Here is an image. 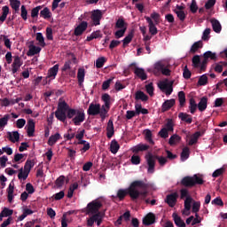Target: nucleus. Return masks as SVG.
I'll use <instances>...</instances> for the list:
<instances>
[{
  "label": "nucleus",
  "mask_w": 227,
  "mask_h": 227,
  "mask_svg": "<svg viewBox=\"0 0 227 227\" xmlns=\"http://www.w3.org/2000/svg\"><path fill=\"white\" fill-rule=\"evenodd\" d=\"M102 207L103 204L100 200H94L87 204L85 212L87 215H90V217L87 219V226L92 227L95 223H97V226L102 224V221H104V214L100 212Z\"/></svg>",
  "instance_id": "3"
},
{
  "label": "nucleus",
  "mask_w": 227,
  "mask_h": 227,
  "mask_svg": "<svg viewBox=\"0 0 227 227\" xmlns=\"http://www.w3.org/2000/svg\"><path fill=\"white\" fill-rule=\"evenodd\" d=\"M173 81L168 82V80H166L160 82L158 88H160L161 91H165V95H167V97H169V95L173 93Z\"/></svg>",
  "instance_id": "9"
},
{
  "label": "nucleus",
  "mask_w": 227,
  "mask_h": 227,
  "mask_svg": "<svg viewBox=\"0 0 227 227\" xmlns=\"http://www.w3.org/2000/svg\"><path fill=\"white\" fill-rule=\"evenodd\" d=\"M40 10H42V5H38L35 8H33L31 11L32 19H36L38 17V13H40Z\"/></svg>",
  "instance_id": "56"
},
{
  "label": "nucleus",
  "mask_w": 227,
  "mask_h": 227,
  "mask_svg": "<svg viewBox=\"0 0 227 227\" xmlns=\"http://www.w3.org/2000/svg\"><path fill=\"white\" fill-rule=\"evenodd\" d=\"M210 22L212 24V28L215 33H221L223 27L221 26V22L216 19H211Z\"/></svg>",
  "instance_id": "23"
},
{
  "label": "nucleus",
  "mask_w": 227,
  "mask_h": 227,
  "mask_svg": "<svg viewBox=\"0 0 227 227\" xmlns=\"http://www.w3.org/2000/svg\"><path fill=\"white\" fill-rule=\"evenodd\" d=\"M155 214L148 213L142 220L144 226H152V224H155Z\"/></svg>",
  "instance_id": "12"
},
{
  "label": "nucleus",
  "mask_w": 227,
  "mask_h": 227,
  "mask_svg": "<svg viewBox=\"0 0 227 227\" xmlns=\"http://www.w3.org/2000/svg\"><path fill=\"white\" fill-rule=\"evenodd\" d=\"M165 129H167L168 132H173V130H175V122L173 121V119H167Z\"/></svg>",
  "instance_id": "45"
},
{
  "label": "nucleus",
  "mask_w": 227,
  "mask_h": 227,
  "mask_svg": "<svg viewBox=\"0 0 227 227\" xmlns=\"http://www.w3.org/2000/svg\"><path fill=\"white\" fill-rule=\"evenodd\" d=\"M203 58H205L206 59L215 60L217 59V55L210 51H207L203 54Z\"/></svg>",
  "instance_id": "51"
},
{
  "label": "nucleus",
  "mask_w": 227,
  "mask_h": 227,
  "mask_svg": "<svg viewBox=\"0 0 227 227\" xmlns=\"http://www.w3.org/2000/svg\"><path fill=\"white\" fill-rule=\"evenodd\" d=\"M106 136H107L108 139H111V137H113V136H114V124L112 119H110L107 122Z\"/></svg>",
  "instance_id": "20"
},
{
  "label": "nucleus",
  "mask_w": 227,
  "mask_h": 227,
  "mask_svg": "<svg viewBox=\"0 0 227 227\" xmlns=\"http://www.w3.org/2000/svg\"><path fill=\"white\" fill-rule=\"evenodd\" d=\"M55 184L57 187H63L65 184V176H60L59 177H58L55 181Z\"/></svg>",
  "instance_id": "62"
},
{
  "label": "nucleus",
  "mask_w": 227,
  "mask_h": 227,
  "mask_svg": "<svg viewBox=\"0 0 227 227\" xmlns=\"http://www.w3.org/2000/svg\"><path fill=\"white\" fill-rule=\"evenodd\" d=\"M86 75L84 68H79L77 73V79L79 86H82V82H84V76Z\"/></svg>",
  "instance_id": "34"
},
{
  "label": "nucleus",
  "mask_w": 227,
  "mask_h": 227,
  "mask_svg": "<svg viewBox=\"0 0 227 227\" xmlns=\"http://www.w3.org/2000/svg\"><path fill=\"white\" fill-rule=\"evenodd\" d=\"M198 84L199 86H207V84H208V77L207 76V74H202L200 77Z\"/></svg>",
  "instance_id": "50"
},
{
  "label": "nucleus",
  "mask_w": 227,
  "mask_h": 227,
  "mask_svg": "<svg viewBox=\"0 0 227 227\" xmlns=\"http://www.w3.org/2000/svg\"><path fill=\"white\" fill-rule=\"evenodd\" d=\"M129 195L133 201L137 200L139 196L142 198H146L148 196V184L145 181L137 180L133 181L129 188L119 189L116 196H112V198H118L120 201H123L125 197Z\"/></svg>",
  "instance_id": "2"
},
{
  "label": "nucleus",
  "mask_w": 227,
  "mask_h": 227,
  "mask_svg": "<svg viewBox=\"0 0 227 227\" xmlns=\"http://www.w3.org/2000/svg\"><path fill=\"white\" fill-rule=\"evenodd\" d=\"M176 200H178V193L173 192V193L167 195V197L165 199V202L168 205V207L173 208V207H175V205H176Z\"/></svg>",
  "instance_id": "11"
},
{
  "label": "nucleus",
  "mask_w": 227,
  "mask_h": 227,
  "mask_svg": "<svg viewBox=\"0 0 227 227\" xmlns=\"http://www.w3.org/2000/svg\"><path fill=\"white\" fill-rule=\"evenodd\" d=\"M12 67V74H17V72H19V68L22 67V60H20V57L19 56L14 57V60Z\"/></svg>",
  "instance_id": "17"
},
{
  "label": "nucleus",
  "mask_w": 227,
  "mask_h": 227,
  "mask_svg": "<svg viewBox=\"0 0 227 227\" xmlns=\"http://www.w3.org/2000/svg\"><path fill=\"white\" fill-rule=\"evenodd\" d=\"M178 118L182 121H185V123L191 124L192 123V117L191 115H189V114H185V113H180L178 114Z\"/></svg>",
  "instance_id": "31"
},
{
  "label": "nucleus",
  "mask_w": 227,
  "mask_h": 227,
  "mask_svg": "<svg viewBox=\"0 0 227 227\" xmlns=\"http://www.w3.org/2000/svg\"><path fill=\"white\" fill-rule=\"evenodd\" d=\"M115 27L117 29H123L124 27H127V23L125 22V20H123V18H120L119 20H117L115 23Z\"/></svg>",
  "instance_id": "48"
},
{
  "label": "nucleus",
  "mask_w": 227,
  "mask_h": 227,
  "mask_svg": "<svg viewBox=\"0 0 227 227\" xmlns=\"http://www.w3.org/2000/svg\"><path fill=\"white\" fill-rule=\"evenodd\" d=\"M177 97H178L180 107H184V106H185V102H186L185 92H184L183 90L179 91Z\"/></svg>",
  "instance_id": "42"
},
{
  "label": "nucleus",
  "mask_w": 227,
  "mask_h": 227,
  "mask_svg": "<svg viewBox=\"0 0 227 227\" xmlns=\"http://www.w3.org/2000/svg\"><path fill=\"white\" fill-rule=\"evenodd\" d=\"M150 150V145L145 144H138L131 148L133 153H139V152H147Z\"/></svg>",
  "instance_id": "16"
},
{
  "label": "nucleus",
  "mask_w": 227,
  "mask_h": 227,
  "mask_svg": "<svg viewBox=\"0 0 227 227\" xmlns=\"http://www.w3.org/2000/svg\"><path fill=\"white\" fill-rule=\"evenodd\" d=\"M87 114H89V116H97L99 114L101 120H106V118H107L106 114H102V106L100 104L91 103L87 110Z\"/></svg>",
  "instance_id": "7"
},
{
  "label": "nucleus",
  "mask_w": 227,
  "mask_h": 227,
  "mask_svg": "<svg viewBox=\"0 0 227 227\" xmlns=\"http://www.w3.org/2000/svg\"><path fill=\"white\" fill-rule=\"evenodd\" d=\"M90 19L95 26H100V20H102V11H92Z\"/></svg>",
  "instance_id": "10"
},
{
  "label": "nucleus",
  "mask_w": 227,
  "mask_h": 227,
  "mask_svg": "<svg viewBox=\"0 0 227 227\" xmlns=\"http://www.w3.org/2000/svg\"><path fill=\"white\" fill-rule=\"evenodd\" d=\"M200 136H201V133L200 131L195 132L192 137L188 143L190 146H192V145H196L198 143V139L200 138Z\"/></svg>",
  "instance_id": "40"
},
{
  "label": "nucleus",
  "mask_w": 227,
  "mask_h": 227,
  "mask_svg": "<svg viewBox=\"0 0 227 227\" xmlns=\"http://www.w3.org/2000/svg\"><path fill=\"white\" fill-rule=\"evenodd\" d=\"M35 40L39 43V45H40L41 47H45L46 44H45V38L43 37V34L38 32V33L36 34V38H35Z\"/></svg>",
  "instance_id": "47"
},
{
  "label": "nucleus",
  "mask_w": 227,
  "mask_h": 227,
  "mask_svg": "<svg viewBox=\"0 0 227 227\" xmlns=\"http://www.w3.org/2000/svg\"><path fill=\"white\" fill-rule=\"evenodd\" d=\"M10 120V114H5L3 118L0 119V129L6 127L8 125V121Z\"/></svg>",
  "instance_id": "52"
},
{
  "label": "nucleus",
  "mask_w": 227,
  "mask_h": 227,
  "mask_svg": "<svg viewBox=\"0 0 227 227\" xmlns=\"http://www.w3.org/2000/svg\"><path fill=\"white\" fill-rule=\"evenodd\" d=\"M192 75V73L191 72V70H189L187 66H185L183 71L184 79H189Z\"/></svg>",
  "instance_id": "63"
},
{
  "label": "nucleus",
  "mask_w": 227,
  "mask_h": 227,
  "mask_svg": "<svg viewBox=\"0 0 227 227\" xmlns=\"http://www.w3.org/2000/svg\"><path fill=\"white\" fill-rule=\"evenodd\" d=\"M207 98L203 97L198 104V109L200 113H203L207 109Z\"/></svg>",
  "instance_id": "35"
},
{
  "label": "nucleus",
  "mask_w": 227,
  "mask_h": 227,
  "mask_svg": "<svg viewBox=\"0 0 227 227\" xmlns=\"http://www.w3.org/2000/svg\"><path fill=\"white\" fill-rule=\"evenodd\" d=\"M145 160L148 166L147 173L150 175L155 173V160H158L160 166H166V163L168 162V158L164 156L153 155L152 153H148L145 155Z\"/></svg>",
  "instance_id": "4"
},
{
  "label": "nucleus",
  "mask_w": 227,
  "mask_h": 227,
  "mask_svg": "<svg viewBox=\"0 0 227 227\" xmlns=\"http://www.w3.org/2000/svg\"><path fill=\"white\" fill-rule=\"evenodd\" d=\"M189 109L192 114H194V113H196V109H198V105L196 104V100L193 98H190Z\"/></svg>",
  "instance_id": "44"
},
{
  "label": "nucleus",
  "mask_w": 227,
  "mask_h": 227,
  "mask_svg": "<svg viewBox=\"0 0 227 227\" xmlns=\"http://www.w3.org/2000/svg\"><path fill=\"white\" fill-rule=\"evenodd\" d=\"M135 100H141L142 102H147L148 95L145 94L143 90H138L135 93Z\"/></svg>",
  "instance_id": "29"
},
{
  "label": "nucleus",
  "mask_w": 227,
  "mask_h": 227,
  "mask_svg": "<svg viewBox=\"0 0 227 227\" xmlns=\"http://www.w3.org/2000/svg\"><path fill=\"white\" fill-rule=\"evenodd\" d=\"M27 127V134L28 137H33L35 136V121H33V119L28 120Z\"/></svg>",
  "instance_id": "21"
},
{
  "label": "nucleus",
  "mask_w": 227,
  "mask_h": 227,
  "mask_svg": "<svg viewBox=\"0 0 227 227\" xmlns=\"http://www.w3.org/2000/svg\"><path fill=\"white\" fill-rule=\"evenodd\" d=\"M190 153L191 152L189 150V147L183 148V151L181 153V160H187V159H189Z\"/></svg>",
  "instance_id": "49"
},
{
  "label": "nucleus",
  "mask_w": 227,
  "mask_h": 227,
  "mask_svg": "<svg viewBox=\"0 0 227 227\" xmlns=\"http://www.w3.org/2000/svg\"><path fill=\"white\" fill-rule=\"evenodd\" d=\"M135 109H136V114L137 115H139L140 114H148V109L143 108V106L139 103H136Z\"/></svg>",
  "instance_id": "38"
},
{
  "label": "nucleus",
  "mask_w": 227,
  "mask_h": 227,
  "mask_svg": "<svg viewBox=\"0 0 227 227\" xmlns=\"http://www.w3.org/2000/svg\"><path fill=\"white\" fill-rule=\"evenodd\" d=\"M15 191V186L13 185V183H11L7 188V200L9 203H12L13 201V192Z\"/></svg>",
  "instance_id": "30"
},
{
  "label": "nucleus",
  "mask_w": 227,
  "mask_h": 227,
  "mask_svg": "<svg viewBox=\"0 0 227 227\" xmlns=\"http://www.w3.org/2000/svg\"><path fill=\"white\" fill-rule=\"evenodd\" d=\"M145 19L146 22L149 24V33L152 35V36H155V35L159 33L157 27H155V23H153V20H152V18L148 16H145Z\"/></svg>",
  "instance_id": "14"
},
{
  "label": "nucleus",
  "mask_w": 227,
  "mask_h": 227,
  "mask_svg": "<svg viewBox=\"0 0 227 227\" xmlns=\"http://www.w3.org/2000/svg\"><path fill=\"white\" fill-rule=\"evenodd\" d=\"M105 63H106V58H104V57L98 58L96 60V67L97 68H102V67H104Z\"/></svg>",
  "instance_id": "61"
},
{
  "label": "nucleus",
  "mask_w": 227,
  "mask_h": 227,
  "mask_svg": "<svg viewBox=\"0 0 227 227\" xmlns=\"http://www.w3.org/2000/svg\"><path fill=\"white\" fill-rule=\"evenodd\" d=\"M28 51L27 52V56H36V54H40L42 51V48L38 46H35V44H30L28 46Z\"/></svg>",
  "instance_id": "22"
},
{
  "label": "nucleus",
  "mask_w": 227,
  "mask_h": 227,
  "mask_svg": "<svg viewBox=\"0 0 227 227\" xmlns=\"http://www.w3.org/2000/svg\"><path fill=\"white\" fill-rule=\"evenodd\" d=\"M10 6L14 11L13 13H19L20 12V0H9Z\"/></svg>",
  "instance_id": "26"
},
{
  "label": "nucleus",
  "mask_w": 227,
  "mask_h": 227,
  "mask_svg": "<svg viewBox=\"0 0 227 227\" xmlns=\"http://www.w3.org/2000/svg\"><path fill=\"white\" fill-rule=\"evenodd\" d=\"M181 141H182V137L178 136L177 134H174L168 139V145H170V146H175L176 143H180Z\"/></svg>",
  "instance_id": "33"
},
{
  "label": "nucleus",
  "mask_w": 227,
  "mask_h": 227,
  "mask_svg": "<svg viewBox=\"0 0 227 227\" xmlns=\"http://www.w3.org/2000/svg\"><path fill=\"white\" fill-rule=\"evenodd\" d=\"M192 63L193 68H200V65H201V59H200V55H195L192 59Z\"/></svg>",
  "instance_id": "46"
},
{
  "label": "nucleus",
  "mask_w": 227,
  "mask_h": 227,
  "mask_svg": "<svg viewBox=\"0 0 227 227\" xmlns=\"http://www.w3.org/2000/svg\"><path fill=\"white\" fill-rule=\"evenodd\" d=\"M199 49H203V41H198V42H195L191 49H190V52L191 54H196V52H198V50Z\"/></svg>",
  "instance_id": "28"
},
{
  "label": "nucleus",
  "mask_w": 227,
  "mask_h": 227,
  "mask_svg": "<svg viewBox=\"0 0 227 227\" xmlns=\"http://www.w3.org/2000/svg\"><path fill=\"white\" fill-rule=\"evenodd\" d=\"M134 74L135 75H137V77H138L142 81H146V79H148V76L146 75L145 69L141 67H135Z\"/></svg>",
  "instance_id": "18"
},
{
  "label": "nucleus",
  "mask_w": 227,
  "mask_h": 227,
  "mask_svg": "<svg viewBox=\"0 0 227 227\" xmlns=\"http://www.w3.org/2000/svg\"><path fill=\"white\" fill-rule=\"evenodd\" d=\"M1 214L5 217H12L11 215H13V209L4 207V209L1 211Z\"/></svg>",
  "instance_id": "59"
},
{
  "label": "nucleus",
  "mask_w": 227,
  "mask_h": 227,
  "mask_svg": "<svg viewBox=\"0 0 227 227\" xmlns=\"http://www.w3.org/2000/svg\"><path fill=\"white\" fill-rule=\"evenodd\" d=\"M224 171H226L224 168H221L215 170L212 174L213 178H217L218 176H221L222 175L224 174Z\"/></svg>",
  "instance_id": "57"
},
{
  "label": "nucleus",
  "mask_w": 227,
  "mask_h": 227,
  "mask_svg": "<svg viewBox=\"0 0 227 227\" xmlns=\"http://www.w3.org/2000/svg\"><path fill=\"white\" fill-rule=\"evenodd\" d=\"M191 203H192V197H187L184 200V214L185 215H191Z\"/></svg>",
  "instance_id": "25"
},
{
  "label": "nucleus",
  "mask_w": 227,
  "mask_h": 227,
  "mask_svg": "<svg viewBox=\"0 0 227 227\" xmlns=\"http://www.w3.org/2000/svg\"><path fill=\"white\" fill-rule=\"evenodd\" d=\"M59 139H61V135L59 133L51 135L48 139L49 146H54L55 143H58V141H59Z\"/></svg>",
  "instance_id": "27"
},
{
  "label": "nucleus",
  "mask_w": 227,
  "mask_h": 227,
  "mask_svg": "<svg viewBox=\"0 0 227 227\" xmlns=\"http://www.w3.org/2000/svg\"><path fill=\"white\" fill-rule=\"evenodd\" d=\"M7 139L11 141V143H17L20 139V135L19 134V131H13V132H7Z\"/></svg>",
  "instance_id": "19"
},
{
  "label": "nucleus",
  "mask_w": 227,
  "mask_h": 227,
  "mask_svg": "<svg viewBox=\"0 0 227 227\" xmlns=\"http://www.w3.org/2000/svg\"><path fill=\"white\" fill-rule=\"evenodd\" d=\"M200 207H201V202L200 201H195L192 204V212L193 214H198L200 212Z\"/></svg>",
  "instance_id": "53"
},
{
  "label": "nucleus",
  "mask_w": 227,
  "mask_h": 227,
  "mask_svg": "<svg viewBox=\"0 0 227 227\" xmlns=\"http://www.w3.org/2000/svg\"><path fill=\"white\" fill-rule=\"evenodd\" d=\"M118 150H120V144H118V141L116 140H112L111 145H110V151L113 153H118Z\"/></svg>",
  "instance_id": "41"
},
{
  "label": "nucleus",
  "mask_w": 227,
  "mask_h": 227,
  "mask_svg": "<svg viewBox=\"0 0 227 227\" xmlns=\"http://www.w3.org/2000/svg\"><path fill=\"white\" fill-rule=\"evenodd\" d=\"M126 31H127V27L121 28V29L117 30L114 33L115 38H121L122 36H124Z\"/></svg>",
  "instance_id": "64"
},
{
  "label": "nucleus",
  "mask_w": 227,
  "mask_h": 227,
  "mask_svg": "<svg viewBox=\"0 0 227 227\" xmlns=\"http://www.w3.org/2000/svg\"><path fill=\"white\" fill-rule=\"evenodd\" d=\"M145 139L149 143V145H155V142H153V139L152 138V130L150 129H145Z\"/></svg>",
  "instance_id": "39"
},
{
  "label": "nucleus",
  "mask_w": 227,
  "mask_h": 227,
  "mask_svg": "<svg viewBox=\"0 0 227 227\" xmlns=\"http://www.w3.org/2000/svg\"><path fill=\"white\" fill-rule=\"evenodd\" d=\"M175 104H176L175 98L165 100L161 106V113H166L167 111H169V109H171V107H173Z\"/></svg>",
  "instance_id": "15"
},
{
  "label": "nucleus",
  "mask_w": 227,
  "mask_h": 227,
  "mask_svg": "<svg viewBox=\"0 0 227 227\" xmlns=\"http://www.w3.org/2000/svg\"><path fill=\"white\" fill-rule=\"evenodd\" d=\"M212 30L210 28H206L202 34V40L203 42H208L210 40V32Z\"/></svg>",
  "instance_id": "54"
},
{
  "label": "nucleus",
  "mask_w": 227,
  "mask_h": 227,
  "mask_svg": "<svg viewBox=\"0 0 227 227\" xmlns=\"http://www.w3.org/2000/svg\"><path fill=\"white\" fill-rule=\"evenodd\" d=\"M134 38V30H131L128 35L122 40V47L125 49L130 42H132V39Z\"/></svg>",
  "instance_id": "32"
},
{
  "label": "nucleus",
  "mask_w": 227,
  "mask_h": 227,
  "mask_svg": "<svg viewBox=\"0 0 227 227\" xmlns=\"http://www.w3.org/2000/svg\"><path fill=\"white\" fill-rule=\"evenodd\" d=\"M55 117L59 121H62L65 123L67 121V118L71 120L72 123L76 127H79L81 123L86 120V114L84 113V109L82 108H70V106L65 101L59 102L58 105V108L55 112Z\"/></svg>",
  "instance_id": "1"
},
{
  "label": "nucleus",
  "mask_w": 227,
  "mask_h": 227,
  "mask_svg": "<svg viewBox=\"0 0 227 227\" xmlns=\"http://www.w3.org/2000/svg\"><path fill=\"white\" fill-rule=\"evenodd\" d=\"M204 184L205 180H203V177L198 174H195L192 176H186L181 180V185L188 188L194 187L195 185H203Z\"/></svg>",
  "instance_id": "5"
},
{
  "label": "nucleus",
  "mask_w": 227,
  "mask_h": 227,
  "mask_svg": "<svg viewBox=\"0 0 227 227\" xmlns=\"http://www.w3.org/2000/svg\"><path fill=\"white\" fill-rule=\"evenodd\" d=\"M101 100H103L104 105L101 106L102 108V114H106V116H109V111L111 109V104H112V98L111 96L107 93H105L101 97Z\"/></svg>",
  "instance_id": "8"
},
{
  "label": "nucleus",
  "mask_w": 227,
  "mask_h": 227,
  "mask_svg": "<svg viewBox=\"0 0 227 227\" xmlns=\"http://www.w3.org/2000/svg\"><path fill=\"white\" fill-rule=\"evenodd\" d=\"M20 17L23 20H27V9H26V5H21L20 7Z\"/></svg>",
  "instance_id": "58"
},
{
  "label": "nucleus",
  "mask_w": 227,
  "mask_h": 227,
  "mask_svg": "<svg viewBox=\"0 0 227 227\" xmlns=\"http://www.w3.org/2000/svg\"><path fill=\"white\" fill-rule=\"evenodd\" d=\"M175 13L176 14V16L179 18V20H181V22H184V20H185V12L184 11H178V10H174Z\"/></svg>",
  "instance_id": "60"
},
{
  "label": "nucleus",
  "mask_w": 227,
  "mask_h": 227,
  "mask_svg": "<svg viewBox=\"0 0 227 227\" xmlns=\"http://www.w3.org/2000/svg\"><path fill=\"white\" fill-rule=\"evenodd\" d=\"M59 70V64H56L48 70V77H50L51 79H56V75H58Z\"/></svg>",
  "instance_id": "24"
},
{
  "label": "nucleus",
  "mask_w": 227,
  "mask_h": 227,
  "mask_svg": "<svg viewBox=\"0 0 227 227\" xmlns=\"http://www.w3.org/2000/svg\"><path fill=\"white\" fill-rule=\"evenodd\" d=\"M33 168H35V160H27L24 165V168H21L19 170V174H18L19 180H27Z\"/></svg>",
  "instance_id": "6"
},
{
  "label": "nucleus",
  "mask_w": 227,
  "mask_h": 227,
  "mask_svg": "<svg viewBox=\"0 0 227 227\" xmlns=\"http://www.w3.org/2000/svg\"><path fill=\"white\" fill-rule=\"evenodd\" d=\"M88 29V22L87 21H82L74 31V36H81L84 31Z\"/></svg>",
  "instance_id": "13"
},
{
  "label": "nucleus",
  "mask_w": 227,
  "mask_h": 227,
  "mask_svg": "<svg viewBox=\"0 0 227 227\" xmlns=\"http://www.w3.org/2000/svg\"><path fill=\"white\" fill-rule=\"evenodd\" d=\"M130 160L131 164L134 166H138V164H141V157H139V155H132Z\"/></svg>",
  "instance_id": "55"
},
{
  "label": "nucleus",
  "mask_w": 227,
  "mask_h": 227,
  "mask_svg": "<svg viewBox=\"0 0 227 227\" xmlns=\"http://www.w3.org/2000/svg\"><path fill=\"white\" fill-rule=\"evenodd\" d=\"M8 13H10V7H8V5L3 6L2 15L0 16V22H4V20H6Z\"/></svg>",
  "instance_id": "36"
},
{
  "label": "nucleus",
  "mask_w": 227,
  "mask_h": 227,
  "mask_svg": "<svg viewBox=\"0 0 227 227\" xmlns=\"http://www.w3.org/2000/svg\"><path fill=\"white\" fill-rule=\"evenodd\" d=\"M174 223L177 227H185V222L176 214H173Z\"/></svg>",
  "instance_id": "37"
},
{
  "label": "nucleus",
  "mask_w": 227,
  "mask_h": 227,
  "mask_svg": "<svg viewBox=\"0 0 227 227\" xmlns=\"http://www.w3.org/2000/svg\"><path fill=\"white\" fill-rule=\"evenodd\" d=\"M52 16V13L51 12V10H49L48 7H45L43 10L40 12V17H43V19H51Z\"/></svg>",
  "instance_id": "43"
}]
</instances>
